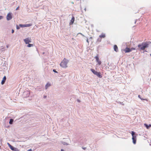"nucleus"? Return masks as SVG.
Returning a JSON list of instances; mask_svg holds the SVG:
<instances>
[{"label":"nucleus","instance_id":"obj_1","mask_svg":"<svg viewBox=\"0 0 151 151\" xmlns=\"http://www.w3.org/2000/svg\"><path fill=\"white\" fill-rule=\"evenodd\" d=\"M149 46V44L147 42H143L138 45V47L140 51L144 50Z\"/></svg>","mask_w":151,"mask_h":151},{"label":"nucleus","instance_id":"obj_2","mask_svg":"<svg viewBox=\"0 0 151 151\" xmlns=\"http://www.w3.org/2000/svg\"><path fill=\"white\" fill-rule=\"evenodd\" d=\"M68 60L64 58L60 63V66L63 68H66L67 67Z\"/></svg>","mask_w":151,"mask_h":151},{"label":"nucleus","instance_id":"obj_3","mask_svg":"<svg viewBox=\"0 0 151 151\" xmlns=\"http://www.w3.org/2000/svg\"><path fill=\"white\" fill-rule=\"evenodd\" d=\"M91 72L95 75H96L99 78H101L102 76L101 75V73L100 72H98L96 71L94 69H91Z\"/></svg>","mask_w":151,"mask_h":151},{"label":"nucleus","instance_id":"obj_4","mask_svg":"<svg viewBox=\"0 0 151 151\" xmlns=\"http://www.w3.org/2000/svg\"><path fill=\"white\" fill-rule=\"evenodd\" d=\"M132 140L133 143L135 144L136 143V136L134 135V132H132Z\"/></svg>","mask_w":151,"mask_h":151},{"label":"nucleus","instance_id":"obj_5","mask_svg":"<svg viewBox=\"0 0 151 151\" xmlns=\"http://www.w3.org/2000/svg\"><path fill=\"white\" fill-rule=\"evenodd\" d=\"M95 58L96 60V61L98 63V65H101V62L99 59L98 55H97L95 57Z\"/></svg>","mask_w":151,"mask_h":151},{"label":"nucleus","instance_id":"obj_6","mask_svg":"<svg viewBox=\"0 0 151 151\" xmlns=\"http://www.w3.org/2000/svg\"><path fill=\"white\" fill-rule=\"evenodd\" d=\"M31 38H27L24 40L26 44H27L31 42Z\"/></svg>","mask_w":151,"mask_h":151},{"label":"nucleus","instance_id":"obj_7","mask_svg":"<svg viewBox=\"0 0 151 151\" xmlns=\"http://www.w3.org/2000/svg\"><path fill=\"white\" fill-rule=\"evenodd\" d=\"M12 18V13H9L7 16L6 19L7 20H11Z\"/></svg>","mask_w":151,"mask_h":151},{"label":"nucleus","instance_id":"obj_8","mask_svg":"<svg viewBox=\"0 0 151 151\" xmlns=\"http://www.w3.org/2000/svg\"><path fill=\"white\" fill-rule=\"evenodd\" d=\"M124 51L125 52H131L130 49L128 47H126L125 49L124 50Z\"/></svg>","mask_w":151,"mask_h":151},{"label":"nucleus","instance_id":"obj_9","mask_svg":"<svg viewBox=\"0 0 151 151\" xmlns=\"http://www.w3.org/2000/svg\"><path fill=\"white\" fill-rule=\"evenodd\" d=\"M114 50L116 52H117L118 51V49L117 46L116 45H114Z\"/></svg>","mask_w":151,"mask_h":151},{"label":"nucleus","instance_id":"obj_10","mask_svg":"<svg viewBox=\"0 0 151 151\" xmlns=\"http://www.w3.org/2000/svg\"><path fill=\"white\" fill-rule=\"evenodd\" d=\"M6 76H4L3 78V80L1 81V84L2 85L4 84V83L6 81Z\"/></svg>","mask_w":151,"mask_h":151},{"label":"nucleus","instance_id":"obj_11","mask_svg":"<svg viewBox=\"0 0 151 151\" xmlns=\"http://www.w3.org/2000/svg\"><path fill=\"white\" fill-rule=\"evenodd\" d=\"M99 37L101 38H104L106 37V35L105 34L102 33L99 35Z\"/></svg>","mask_w":151,"mask_h":151},{"label":"nucleus","instance_id":"obj_12","mask_svg":"<svg viewBox=\"0 0 151 151\" xmlns=\"http://www.w3.org/2000/svg\"><path fill=\"white\" fill-rule=\"evenodd\" d=\"M75 20V18L74 17H72L71 18V19L70 21V24H72L74 22Z\"/></svg>","mask_w":151,"mask_h":151},{"label":"nucleus","instance_id":"obj_13","mask_svg":"<svg viewBox=\"0 0 151 151\" xmlns=\"http://www.w3.org/2000/svg\"><path fill=\"white\" fill-rule=\"evenodd\" d=\"M144 126H145V127H146V128L147 129H148L150 127H151V124H149L148 125L147 124H144Z\"/></svg>","mask_w":151,"mask_h":151},{"label":"nucleus","instance_id":"obj_14","mask_svg":"<svg viewBox=\"0 0 151 151\" xmlns=\"http://www.w3.org/2000/svg\"><path fill=\"white\" fill-rule=\"evenodd\" d=\"M51 86V84L50 83H47L46 85H45V88L46 89H47V88L49 86Z\"/></svg>","mask_w":151,"mask_h":151},{"label":"nucleus","instance_id":"obj_15","mask_svg":"<svg viewBox=\"0 0 151 151\" xmlns=\"http://www.w3.org/2000/svg\"><path fill=\"white\" fill-rule=\"evenodd\" d=\"M10 148L13 151H15V148L8 143Z\"/></svg>","mask_w":151,"mask_h":151},{"label":"nucleus","instance_id":"obj_16","mask_svg":"<svg viewBox=\"0 0 151 151\" xmlns=\"http://www.w3.org/2000/svg\"><path fill=\"white\" fill-rule=\"evenodd\" d=\"M34 46V45L33 44H31L29 43H28V45L27 46L28 47H33Z\"/></svg>","mask_w":151,"mask_h":151},{"label":"nucleus","instance_id":"obj_17","mask_svg":"<svg viewBox=\"0 0 151 151\" xmlns=\"http://www.w3.org/2000/svg\"><path fill=\"white\" fill-rule=\"evenodd\" d=\"M13 122V120L12 119H11L10 120L9 123L10 124H12Z\"/></svg>","mask_w":151,"mask_h":151},{"label":"nucleus","instance_id":"obj_18","mask_svg":"<svg viewBox=\"0 0 151 151\" xmlns=\"http://www.w3.org/2000/svg\"><path fill=\"white\" fill-rule=\"evenodd\" d=\"M19 26L20 27H25V24H19Z\"/></svg>","mask_w":151,"mask_h":151},{"label":"nucleus","instance_id":"obj_19","mask_svg":"<svg viewBox=\"0 0 151 151\" xmlns=\"http://www.w3.org/2000/svg\"><path fill=\"white\" fill-rule=\"evenodd\" d=\"M138 97L140 98L141 100H146L147 101V99H142L141 98V97H140V95H139L138 96Z\"/></svg>","mask_w":151,"mask_h":151},{"label":"nucleus","instance_id":"obj_20","mask_svg":"<svg viewBox=\"0 0 151 151\" xmlns=\"http://www.w3.org/2000/svg\"><path fill=\"white\" fill-rule=\"evenodd\" d=\"M25 27H30L31 26V24H25Z\"/></svg>","mask_w":151,"mask_h":151},{"label":"nucleus","instance_id":"obj_21","mask_svg":"<svg viewBox=\"0 0 151 151\" xmlns=\"http://www.w3.org/2000/svg\"><path fill=\"white\" fill-rule=\"evenodd\" d=\"M97 41L99 42H100L101 41V38H98L97 40Z\"/></svg>","mask_w":151,"mask_h":151},{"label":"nucleus","instance_id":"obj_22","mask_svg":"<svg viewBox=\"0 0 151 151\" xmlns=\"http://www.w3.org/2000/svg\"><path fill=\"white\" fill-rule=\"evenodd\" d=\"M136 50V49H135V48H134V47L131 48L130 49V50H131V51L132 50Z\"/></svg>","mask_w":151,"mask_h":151},{"label":"nucleus","instance_id":"obj_23","mask_svg":"<svg viewBox=\"0 0 151 151\" xmlns=\"http://www.w3.org/2000/svg\"><path fill=\"white\" fill-rule=\"evenodd\" d=\"M53 71L54 72H55V73H57V71H56V70H55V69H54L53 70Z\"/></svg>","mask_w":151,"mask_h":151},{"label":"nucleus","instance_id":"obj_24","mask_svg":"<svg viewBox=\"0 0 151 151\" xmlns=\"http://www.w3.org/2000/svg\"><path fill=\"white\" fill-rule=\"evenodd\" d=\"M19 8V6L18 7H17V8L16 10H18Z\"/></svg>","mask_w":151,"mask_h":151},{"label":"nucleus","instance_id":"obj_25","mask_svg":"<svg viewBox=\"0 0 151 151\" xmlns=\"http://www.w3.org/2000/svg\"><path fill=\"white\" fill-rule=\"evenodd\" d=\"M6 47H7V48H8L9 47V45H6Z\"/></svg>","mask_w":151,"mask_h":151},{"label":"nucleus","instance_id":"obj_26","mask_svg":"<svg viewBox=\"0 0 151 151\" xmlns=\"http://www.w3.org/2000/svg\"><path fill=\"white\" fill-rule=\"evenodd\" d=\"M3 18V17L2 16H0V19H2Z\"/></svg>","mask_w":151,"mask_h":151},{"label":"nucleus","instance_id":"obj_27","mask_svg":"<svg viewBox=\"0 0 151 151\" xmlns=\"http://www.w3.org/2000/svg\"><path fill=\"white\" fill-rule=\"evenodd\" d=\"M14 31L13 29L12 30V33H13L14 32Z\"/></svg>","mask_w":151,"mask_h":151},{"label":"nucleus","instance_id":"obj_28","mask_svg":"<svg viewBox=\"0 0 151 151\" xmlns=\"http://www.w3.org/2000/svg\"><path fill=\"white\" fill-rule=\"evenodd\" d=\"M79 34H80L82 36H84V35L83 34H82V33H79Z\"/></svg>","mask_w":151,"mask_h":151},{"label":"nucleus","instance_id":"obj_29","mask_svg":"<svg viewBox=\"0 0 151 151\" xmlns=\"http://www.w3.org/2000/svg\"><path fill=\"white\" fill-rule=\"evenodd\" d=\"M82 148L83 149H84V150H85L86 149V147H82Z\"/></svg>","mask_w":151,"mask_h":151},{"label":"nucleus","instance_id":"obj_30","mask_svg":"<svg viewBox=\"0 0 151 151\" xmlns=\"http://www.w3.org/2000/svg\"><path fill=\"white\" fill-rule=\"evenodd\" d=\"M86 41L87 42H88V39H87V40H86Z\"/></svg>","mask_w":151,"mask_h":151},{"label":"nucleus","instance_id":"obj_31","mask_svg":"<svg viewBox=\"0 0 151 151\" xmlns=\"http://www.w3.org/2000/svg\"><path fill=\"white\" fill-rule=\"evenodd\" d=\"M27 151H32V149H30L29 150H27Z\"/></svg>","mask_w":151,"mask_h":151},{"label":"nucleus","instance_id":"obj_32","mask_svg":"<svg viewBox=\"0 0 151 151\" xmlns=\"http://www.w3.org/2000/svg\"><path fill=\"white\" fill-rule=\"evenodd\" d=\"M46 97H47V96H44V98H45Z\"/></svg>","mask_w":151,"mask_h":151},{"label":"nucleus","instance_id":"obj_33","mask_svg":"<svg viewBox=\"0 0 151 151\" xmlns=\"http://www.w3.org/2000/svg\"><path fill=\"white\" fill-rule=\"evenodd\" d=\"M17 29H19V28L18 26L17 27Z\"/></svg>","mask_w":151,"mask_h":151},{"label":"nucleus","instance_id":"obj_34","mask_svg":"<svg viewBox=\"0 0 151 151\" xmlns=\"http://www.w3.org/2000/svg\"><path fill=\"white\" fill-rule=\"evenodd\" d=\"M61 151H64L63 149H61Z\"/></svg>","mask_w":151,"mask_h":151},{"label":"nucleus","instance_id":"obj_35","mask_svg":"<svg viewBox=\"0 0 151 151\" xmlns=\"http://www.w3.org/2000/svg\"><path fill=\"white\" fill-rule=\"evenodd\" d=\"M92 37H90V39H92Z\"/></svg>","mask_w":151,"mask_h":151},{"label":"nucleus","instance_id":"obj_36","mask_svg":"<svg viewBox=\"0 0 151 151\" xmlns=\"http://www.w3.org/2000/svg\"><path fill=\"white\" fill-rule=\"evenodd\" d=\"M150 55L151 56V54H150Z\"/></svg>","mask_w":151,"mask_h":151}]
</instances>
